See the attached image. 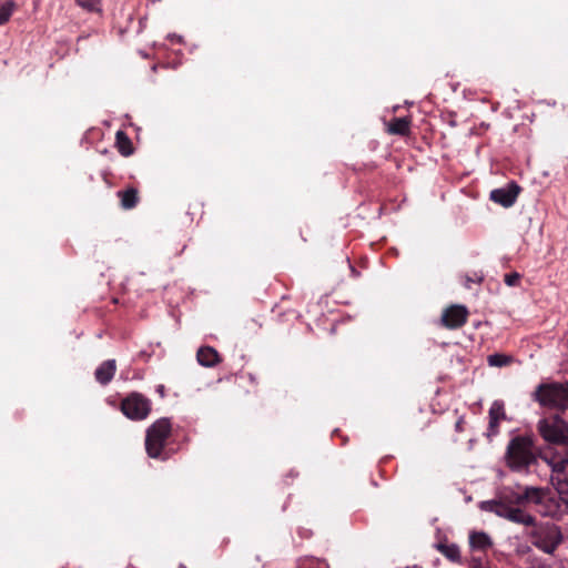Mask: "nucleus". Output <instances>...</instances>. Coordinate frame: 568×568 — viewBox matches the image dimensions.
Here are the masks:
<instances>
[{
	"label": "nucleus",
	"mask_w": 568,
	"mask_h": 568,
	"mask_svg": "<svg viewBox=\"0 0 568 568\" xmlns=\"http://www.w3.org/2000/svg\"><path fill=\"white\" fill-rule=\"evenodd\" d=\"M196 359L204 367H215L222 362L221 355L212 346H201L196 352Z\"/></svg>",
	"instance_id": "obj_13"
},
{
	"label": "nucleus",
	"mask_w": 568,
	"mask_h": 568,
	"mask_svg": "<svg viewBox=\"0 0 568 568\" xmlns=\"http://www.w3.org/2000/svg\"><path fill=\"white\" fill-rule=\"evenodd\" d=\"M521 187L516 182H510L506 187L495 189L490 192V200L504 207H510L515 204Z\"/></svg>",
	"instance_id": "obj_8"
},
{
	"label": "nucleus",
	"mask_w": 568,
	"mask_h": 568,
	"mask_svg": "<svg viewBox=\"0 0 568 568\" xmlns=\"http://www.w3.org/2000/svg\"><path fill=\"white\" fill-rule=\"evenodd\" d=\"M101 0H77L78 4L89 11H98Z\"/></svg>",
	"instance_id": "obj_21"
},
{
	"label": "nucleus",
	"mask_w": 568,
	"mask_h": 568,
	"mask_svg": "<svg viewBox=\"0 0 568 568\" xmlns=\"http://www.w3.org/2000/svg\"><path fill=\"white\" fill-rule=\"evenodd\" d=\"M488 415L489 424L487 436H496L499 433V423L506 419L504 403L500 400H495L489 408Z\"/></svg>",
	"instance_id": "obj_10"
},
{
	"label": "nucleus",
	"mask_w": 568,
	"mask_h": 568,
	"mask_svg": "<svg viewBox=\"0 0 568 568\" xmlns=\"http://www.w3.org/2000/svg\"><path fill=\"white\" fill-rule=\"evenodd\" d=\"M545 456L551 457L549 453H542L536 447L531 436L516 435L508 442L504 458L511 471L526 474L537 464L538 458L545 460Z\"/></svg>",
	"instance_id": "obj_2"
},
{
	"label": "nucleus",
	"mask_w": 568,
	"mask_h": 568,
	"mask_svg": "<svg viewBox=\"0 0 568 568\" xmlns=\"http://www.w3.org/2000/svg\"><path fill=\"white\" fill-rule=\"evenodd\" d=\"M545 462L551 468L552 479L568 481V457H562L560 454H551V457L545 456Z\"/></svg>",
	"instance_id": "obj_9"
},
{
	"label": "nucleus",
	"mask_w": 568,
	"mask_h": 568,
	"mask_svg": "<svg viewBox=\"0 0 568 568\" xmlns=\"http://www.w3.org/2000/svg\"><path fill=\"white\" fill-rule=\"evenodd\" d=\"M468 310L463 305H452L444 310L442 324L446 328L457 329L464 326L468 320Z\"/></svg>",
	"instance_id": "obj_7"
},
{
	"label": "nucleus",
	"mask_w": 568,
	"mask_h": 568,
	"mask_svg": "<svg viewBox=\"0 0 568 568\" xmlns=\"http://www.w3.org/2000/svg\"><path fill=\"white\" fill-rule=\"evenodd\" d=\"M120 409L131 420H143L150 415L152 403L143 394L132 392L121 400Z\"/></svg>",
	"instance_id": "obj_6"
},
{
	"label": "nucleus",
	"mask_w": 568,
	"mask_h": 568,
	"mask_svg": "<svg viewBox=\"0 0 568 568\" xmlns=\"http://www.w3.org/2000/svg\"><path fill=\"white\" fill-rule=\"evenodd\" d=\"M534 395L542 407L559 412L568 409V383L540 384Z\"/></svg>",
	"instance_id": "obj_4"
},
{
	"label": "nucleus",
	"mask_w": 568,
	"mask_h": 568,
	"mask_svg": "<svg viewBox=\"0 0 568 568\" xmlns=\"http://www.w3.org/2000/svg\"><path fill=\"white\" fill-rule=\"evenodd\" d=\"M534 506L542 517L557 518L560 515V501L548 488L524 486L519 491H509L498 499L485 501L483 508L514 524L535 528L532 544L546 554H554L562 542V534L556 525H537L535 516L526 508Z\"/></svg>",
	"instance_id": "obj_1"
},
{
	"label": "nucleus",
	"mask_w": 568,
	"mask_h": 568,
	"mask_svg": "<svg viewBox=\"0 0 568 568\" xmlns=\"http://www.w3.org/2000/svg\"><path fill=\"white\" fill-rule=\"evenodd\" d=\"M388 131L396 135H408L410 132V120L408 118H394L389 123Z\"/></svg>",
	"instance_id": "obj_16"
},
{
	"label": "nucleus",
	"mask_w": 568,
	"mask_h": 568,
	"mask_svg": "<svg viewBox=\"0 0 568 568\" xmlns=\"http://www.w3.org/2000/svg\"><path fill=\"white\" fill-rule=\"evenodd\" d=\"M14 9H16V3L13 1H7L0 8V26L7 23L9 21Z\"/></svg>",
	"instance_id": "obj_20"
},
{
	"label": "nucleus",
	"mask_w": 568,
	"mask_h": 568,
	"mask_svg": "<svg viewBox=\"0 0 568 568\" xmlns=\"http://www.w3.org/2000/svg\"><path fill=\"white\" fill-rule=\"evenodd\" d=\"M116 372V362L115 359H106L102 362L94 372L95 381L105 386L108 385L114 377Z\"/></svg>",
	"instance_id": "obj_14"
},
{
	"label": "nucleus",
	"mask_w": 568,
	"mask_h": 568,
	"mask_svg": "<svg viewBox=\"0 0 568 568\" xmlns=\"http://www.w3.org/2000/svg\"><path fill=\"white\" fill-rule=\"evenodd\" d=\"M550 480L551 484L555 486L556 490L558 491L560 499L568 508V481L552 478H550Z\"/></svg>",
	"instance_id": "obj_19"
},
{
	"label": "nucleus",
	"mask_w": 568,
	"mask_h": 568,
	"mask_svg": "<svg viewBox=\"0 0 568 568\" xmlns=\"http://www.w3.org/2000/svg\"><path fill=\"white\" fill-rule=\"evenodd\" d=\"M468 540L471 551L486 552L494 545L493 539L485 531L471 530Z\"/></svg>",
	"instance_id": "obj_11"
},
{
	"label": "nucleus",
	"mask_w": 568,
	"mask_h": 568,
	"mask_svg": "<svg viewBox=\"0 0 568 568\" xmlns=\"http://www.w3.org/2000/svg\"><path fill=\"white\" fill-rule=\"evenodd\" d=\"M519 280H520V275L516 272L506 274L505 278H504L505 283L508 286H516L519 283Z\"/></svg>",
	"instance_id": "obj_22"
},
{
	"label": "nucleus",
	"mask_w": 568,
	"mask_h": 568,
	"mask_svg": "<svg viewBox=\"0 0 568 568\" xmlns=\"http://www.w3.org/2000/svg\"><path fill=\"white\" fill-rule=\"evenodd\" d=\"M179 568H186V566H185V565H183V564H180V565H179Z\"/></svg>",
	"instance_id": "obj_23"
},
{
	"label": "nucleus",
	"mask_w": 568,
	"mask_h": 568,
	"mask_svg": "<svg viewBox=\"0 0 568 568\" xmlns=\"http://www.w3.org/2000/svg\"><path fill=\"white\" fill-rule=\"evenodd\" d=\"M541 438L549 445L560 448L562 457H568V423L558 415L541 418L537 424Z\"/></svg>",
	"instance_id": "obj_3"
},
{
	"label": "nucleus",
	"mask_w": 568,
	"mask_h": 568,
	"mask_svg": "<svg viewBox=\"0 0 568 568\" xmlns=\"http://www.w3.org/2000/svg\"><path fill=\"white\" fill-rule=\"evenodd\" d=\"M172 425L169 418H160L146 430L145 449L151 458H159L171 435Z\"/></svg>",
	"instance_id": "obj_5"
},
{
	"label": "nucleus",
	"mask_w": 568,
	"mask_h": 568,
	"mask_svg": "<svg viewBox=\"0 0 568 568\" xmlns=\"http://www.w3.org/2000/svg\"><path fill=\"white\" fill-rule=\"evenodd\" d=\"M436 549L453 562H460V550L456 544H449L447 539L436 544Z\"/></svg>",
	"instance_id": "obj_15"
},
{
	"label": "nucleus",
	"mask_w": 568,
	"mask_h": 568,
	"mask_svg": "<svg viewBox=\"0 0 568 568\" xmlns=\"http://www.w3.org/2000/svg\"><path fill=\"white\" fill-rule=\"evenodd\" d=\"M116 196L120 200L121 209L125 211L135 209L140 203V192L135 186H128L118 191Z\"/></svg>",
	"instance_id": "obj_12"
},
{
	"label": "nucleus",
	"mask_w": 568,
	"mask_h": 568,
	"mask_svg": "<svg viewBox=\"0 0 568 568\" xmlns=\"http://www.w3.org/2000/svg\"><path fill=\"white\" fill-rule=\"evenodd\" d=\"M487 362L489 366L504 367L513 362V357L505 354L495 353L487 357Z\"/></svg>",
	"instance_id": "obj_18"
},
{
	"label": "nucleus",
	"mask_w": 568,
	"mask_h": 568,
	"mask_svg": "<svg viewBox=\"0 0 568 568\" xmlns=\"http://www.w3.org/2000/svg\"><path fill=\"white\" fill-rule=\"evenodd\" d=\"M115 144L121 155L130 156L133 154V144L128 134L123 131H118L115 134Z\"/></svg>",
	"instance_id": "obj_17"
}]
</instances>
